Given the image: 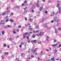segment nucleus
<instances>
[{
  "label": "nucleus",
  "mask_w": 61,
  "mask_h": 61,
  "mask_svg": "<svg viewBox=\"0 0 61 61\" xmlns=\"http://www.w3.org/2000/svg\"><path fill=\"white\" fill-rule=\"evenodd\" d=\"M32 33V32L31 31L29 32H28V33L27 32H26L25 33V34L24 35H23V39H25V38L26 37V35H27V34H28V36H30V34H31Z\"/></svg>",
  "instance_id": "nucleus-1"
},
{
  "label": "nucleus",
  "mask_w": 61,
  "mask_h": 61,
  "mask_svg": "<svg viewBox=\"0 0 61 61\" xmlns=\"http://www.w3.org/2000/svg\"><path fill=\"white\" fill-rule=\"evenodd\" d=\"M36 51L35 50H32L30 49L29 50V53H30V52H32L33 51L34 52V54H35V55H36V53H35V52H36Z\"/></svg>",
  "instance_id": "nucleus-2"
},
{
  "label": "nucleus",
  "mask_w": 61,
  "mask_h": 61,
  "mask_svg": "<svg viewBox=\"0 0 61 61\" xmlns=\"http://www.w3.org/2000/svg\"><path fill=\"white\" fill-rule=\"evenodd\" d=\"M44 34V33L43 32H41L40 33H39L38 34H37V36H42Z\"/></svg>",
  "instance_id": "nucleus-3"
},
{
  "label": "nucleus",
  "mask_w": 61,
  "mask_h": 61,
  "mask_svg": "<svg viewBox=\"0 0 61 61\" xmlns=\"http://www.w3.org/2000/svg\"><path fill=\"white\" fill-rule=\"evenodd\" d=\"M58 8L59 9V13H60V14H61V7H58Z\"/></svg>",
  "instance_id": "nucleus-4"
},
{
  "label": "nucleus",
  "mask_w": 61,
  "mask_h": 61,
  "mask_svg": "<svg viewBox=\"0 0 61 61\" xmlns=\"http://www.w3.org/2000/svg\"><path fill=\"white\" fill-rule=\"evenodd\" d=\"M57 45H58V44L57 43H56L55 45H52L51 46H53V47H54L55 46H57Z\"/></svg>",
  "instance_id": "nucleus-5"
},
{
  "label": "nucleus",
  "mask_w": 61,
  "mask_h": 61,
  "mask_svg": "<svg viewBox=\"0 0 61 61\" xmlns=\"http://www.w3.org/2000/svg\"><path fill=\"white\" fill-rule=\"evenodd\" d=\"M36 40H34L31 41V43H32V44H33L34 43H36Z\"/></svg>",
  "instance_id": "nucleus-6"
},
{
  "label": "nucleus",
  "mask_w": 61,
  "mask_h": 61,
  "mask_svg": "<svg viewBox=\"0 0 61 61\" xmlns=\"http://www.w3.org/2000/svg\"><path fill=\"white\" fill-rule=\"evenodd\" d=\"M56 18H57V17L55 16L54 17L53 20L54 21H56Z\"/></svg>",
  "instance_id": "nucleus-7"
},
{
  "label": "nucleus",
  "mask_w": 61,
  "mask_h": 61,
  "mask_svg": "<svg viewBox=\"0 0 61 61\" xmlns=\"http://www.w3.org/2000/svg\"><path fill=\"white\" fill-rule=\"evenodd\" d=\"M55 58L54 57L53 58H52L50 60V61H55Z\"/></svg>",
  "instance_id": "nucleus-8"
},
{
  "label": "nucleus",
  "mask_w": 61,
  "mask_h": 61,
  "mask_svg": "<svg viewBox=\"0 0 61 61\" xmlns=\"http://www.w3.org/2000/svg\"><path fill=\"white\" fill-rule=\"evenodd\" d=\"M43 7H40V11H42V10H43Z\"/></svg>",
  "instance_id": "nucleus-9"
},
{
  "label": "nucleus",
  "mask_w": 61,
  "mask_h": 61,
  "mask_svg": "<svg viewBox=\"0 0 61 61\" xmlns=\"http://www.w3.org/2000/svg\"><path fill=\"white\" fill-rule=\"evenodd\" d=\"M30 27H31V26H29V30H32L33 29L31 28H30Z\"/></svg>",
  "instance_id": "nucleus-10"
},
{
  "label": "nucleus",
  "mask_w": 61,
  "mask_h": 61,
  "mask_svg": "<svg viewBox=\"0 0 61 61\" xmlns=\"http://www.w3.org/2000/svg\"><path fill=\"white\" fill-rule=\"evenodd\" d=\"M48 39H49V37L48 36H47L46 38V41H48Z\"/></svg>",
  "instance_id": "nucleus-11"
},
{
  "label": "nucleus",
  "mask_w": 61,
  "mask_h": 61,
  "mask_svg": "<svg viewBox=\"0 0 61 61\" xmlns=\"http://www.w3.org/2000/svg\"><path fill=\"white\" fill-rule=\"evenodd\" d=\"M4 20H3L1 21L2 23H1L3 25H4L5 24V22H4Z\"/></svg>",
  "instance_id": "nucleus-12"
},
{
  "label": "nucleus",
  "mask_w": 61,
  "mask_h": 61,
  "mask_svg": "<svg viewBox=\"0 0 61 61\" xmlns=\"http://www.w3.org/2000/svg\"><path fill=\"white\" fill-rule=\"evenodd\" d=\"M36 29H39V26L38 25H36Z\"/></svg>",
  "instance_id": "nucleus-13"
},
{
  "label": "nucleus",
  "mask_w": 61,
  "mask_h": 61,
  "mask_svg": "<svg viewBox=\"0 0 61 61\" xmlns=\"http://www.w3.org/2000/svg\"><path fill=\"white\" fill-rule=\"evenodd\" d=\"M13 15H14V13H11L10 14V16H12Z\"/></svg>",
  "instance_id": "nucleus-14"
},
{
  "label": "nucleus",
  "mask_w": 61,
  "mask_h": 61,
  "mask_svg": "<svg viewBox=\"0 0 61 61\" xmlns=\"http://www.w3.org/2000/svg\"><path fill=\"white\" fill-rule=\"evenodd\" d=\"M55 32L57 34L58 33V32H57V31L56 29H55Z\"/></svg>",
  "instance_id": "nucleus-15"
},
{
  "label": "nucleus",
  "mask_w": 61,
  "mask_h": 61,
  "mask_svg": "<svg viewBox=\"0 0 61 61\" xmlns=\"http://www.w3.org/2000/svg\"><path fill=\"white\" fill-rule=\"evenodd\" d=\"M41 52V55H42H42H44V53L43 52V51H42Z\"/></svg>",
  "instance_id": "nucleus-16"
},
{
  "label": "nucleus",
  "mask_w": 61,
  "mask_h": 61,
  "mask_svg": "<svg viewBox=\"0 0 61 61\" xmlns=\"http://www.w3.org/2000/svg\"><path fill=\"white\" fill-rule=\"evenodd\" d=\"M35 7H36V6H35V5H33V7H32L31 8V9H34V8H35Z\"/></svg>",
  "instance_id": "nucleus-17"
},
{
  "label": "nucleus",
  "mask_w": 61,
  "mask_h": 61,
  "mask_svg": "<svg viewBox=\"0 0 61 61\" xmlns=\"http://www.w3.org/2000/svg\"><path fill=\"white\" fill-rule=\"evenodd\" d=\"M10 21L11 22H14V20H13L12 19H10Z\"/></svg>",
  "instance_id": "nucleus-18"
},
{
  "label": "nucleus",
  "mask_w": 61,
  "mask_h": 61,
  "mask_svg": "<svg viewBox=\"0 0 61 61\" xmlns=\"http://www.w3.org/2000/svg\"><path fill=\"white\" fill-rule=\"evenodd\" d=\"M2 35H4L5 34V31H2Z\"/></svg>",
  "instance_id": "nucleus-19"
},
{
  "label": "nucleus",
  "mask_w": 61,
  "mask_h": 61,
  "mask_svg": "<svg viewBox=\"0 0 61 61\" xmlns=\"http://www.w3.org/2000/svg\"><path fill=\"white\" fill-rule=\"evenodd\" d=\"M55 51V52L54 53V54H56V52H57V50H54Z\"/></svg>",
  "instance_id": "nucleus-20"
},
{
  "label": "nucleus",
  "mask_w": 61,
  "mask_h": 61,
  "mask_svg": "<svg viewBox=\"0 0 61 61\" xmlns=\"http://www.w3.org/2000/svg\"><path fill=\"white\" fill-rule=\"evenodd\" d=\"M36 5L38 7H39V4H38V3H36Z\"/></svg>",
  "instance_id": "nucleus-21"
},
{
  "label": "nucleus",
  "mask_w": 61,
  "mask_h": 61,
  "mask_svg": "<svg viewBox=\"0 0 61 61\" xmlns=\"http://www.w3.org/2000/svg\"><path fill=\"white\" fill-rule=\"evenodd\" d=\"M38 43L39 44H40L41 43V41H38Z\"/></svg>",
  "instance_id": "nucleus-22"
},
{
  "label": "nucleus",
  "mask_w": 61,
  "mask_h": 61,
  "mask_svg": "<svg viewBox=\"0 0 61 61\" xmlns=\"http://www.w3.org/2000/svg\"><path fill=\"white\" fill-rule=\"evenodd\" d=\"M57 7L58 8V7H59V4L58 3L57 4Z\"/></svg>",
  "instance_id": "nucleus-23"
},
{
  "label": "nucleus",
  "mask_w": 61,
  "mask_h": 61,
  "mask_svg": "<svg viewBox=\"0 0 61 61\" xmlns=\"http://www.w3.org/2000/svg\"><path fill=\"white\" fill-rule=\"evenodd\" d=\"M23 45L25 46L26 45V42H24V43H23Z\"/></svg>",
  "instance_id": "nucleus-24"
},
{
  "label": "nucleus",
  "mask_w": 61,
  "mask_h": 61,
  "mask_svg": "<svg viewBox=\"0 0 61 61\" xmlns=\"http://www.w3.org/2000/svg\"><path fill=\"white\" fill-rule=\"evenodd\" d=\"M5 55H8V53L5 52Z\"/></svg>",
  "instance_id": "nucleus-25"
},
{
  "label": "nucleus",
  "mask_w": 61,
  "mask_h": 61,
  "mask_svg": "<svg viewBox=\"0 0 61 61\" xmlns=\"http://www.w3.org/2000/svg\"><path fill=\"white\" fill-rule=\"evenodd\" d=\"M36 31V33H38V32H39V30H37Z\"/></svg>",
  "instance_id": "nucleus-26"
},
{
  "label": "nucleus",
  "mask_w": 61,
  "mask_h": 61,
  "mask_svg": "<svg viewBox=\"0 0 61 61\" xmlns=\"http://www.w3.org/2000/svg\"><path fill=\"white\" fill-rule=\"evenodd\" d=\"M24 4H27V1L26 0L24 2Z\"/></svg>",
  "instance_id": "nucleus-27"
},
{
  "label": "nucleus",
  "mask_w": 61,
  "mask_h": 61,
  "mask_svg": "<svg viewBox=\"0 0 61 61\" xmlns=\"http://www.w3.org/2000/svg\"><path fill=\"white\" fill-rule=\"evenodd\" d=\"M35 36H36V35H33V36H32V37H33V38H34V37H35Z\"/></svg>",
  "instance_id": "nucleus-28"
},
{
  "label": "nucleus",
  "mask_w": 61,
  "mask_h": 61,
  "mask_svg": "<svg viewBox=\"0 0 61 61\" xmlns=\"http://www.w3.org/2000/svg\"><path fill=\"white\" fill-rule=\"evenodd\" d=\"M27 11L25 10L24 12V13L25 14V13H27Z\"/></svg>",
  "instance_id": "nucleus-29"
},
{
  "label": "nucleus",
  "mask_w": 61,
  "mask_h": 61,
  "mask_svg": "<svg viewBox=\"0 0 61 61\" xmlns=\"http://www.w3.org/2000/svg\"><path fill=\"white\" fill-rule=\"evenodd\" d=\"M10 11L9 10L6 13L8 14L9 13H10Z\"/></svg>",
  "instance_id": "nucleus-30"
},
{
  "label": "nucleus",
  "mask_w": 61,
  "mask_h": 61,
  "mask_svg": "<svg viewBox=\"0 0 61 61\" xmlns=\"http://www.w3.org/2000/svg\"><path fill=\"white\" fill-rule=\"evenodd\" d=\"M2 15H6V13H4L2 14Z\"/></svg>",
  "instance_id": "nucleus-31"
},
{
  "label": "nucleus",
  "mask_w": 61,
  "mask_h": 61,
  "mask_svg": "<svg viewBox=\"0 0 61 61\" xmlns=\"http://www.w3.org/2000/svg\"><path fill=\"white\" fill-rule=\"evenodd\" d=\"M58 30H61V28L59 27L58 28Z\"/></svg>",
  "instance_id": "nucleus-32"
},
{
  "label": "nucleus",
  "mask_w": 61,
  "mask_h": 61,
  "mask_svg": "<svg viewBox=\"0 0 61 61\" xmlns=\"http://www.w3.org/2000/svg\"><path fill=\"white\" fill-rule=\"evenodd\" d=\"M10 7V6H9L8 7H7V10H8V9H9Z\"/></svg>",
  "instance_id": "nucleus-33"
},
{
  "label": "nucleus",
  "mask_w": 61,
  "mask_h": 61,
  "mask_svg": "<svg viewBox=\"0 0 61 61\" xmlns=\"http://www.w3.org/2000/svg\"><path fill=\"white\" fill-rule=\"evenodd\" d=\"M45 26L46 27L47 26V25L46 24L45 25Z\"/></svg>",
  "instance_id": "nucleus-34"
},
{
  "label": "nucleus",
  "mask_w": 61,
  "mask_h": 61,
  "mask_svg": "<svg viewBox=\"0 0 61 61\" xmlns=\"http://www.w3.org/2000/svg\"><path fill=\"white\" fill-rule=\"evenodd\" d=\"M31 12H32V13H34V12H35V11H34V10H31Z\"/></svg>",
  "instance_id": "nucleus-35"
},
{
  "label": "nucleus",
  "mask_w": 61,
  "mask_h": 61,
  "mask_svg": "<svg viewBox=\"0 0 61 61\" xmlns=\"http://www.w3.org/2000/svg\"><path fill=\"white\" fill-rule=\"evenodd\" d=\"M7 26L8 27H11V26L9 25H7Z\"/></svg>",
  "instance_id": "nucleus-36"
},
{
  "label": "nucleus",
  "mask_w": 61,
  "mask_h": 61,
  "mask_svg": "<svg viewBox=\"0 0 61 61\" xmlns=\"http://www.w3.org/2000/svg\"><path fill=\"white\" fill-rule=\"evenodd\" d=\"M16 25V23H15L14 24V26H15Z\"/></svg>",
  "instance_id": "nucleus-37"
},
{
  "label": "nucleus",
  "mask_w": 61,
  "mask_h": 61,
  "mask_svg": "<svg viewBox=\"0 0 61 61\" xmlns=\"http://www.w3.org/2000/svg\"><path fill=\"white\" fill-rule=\"evenodd\" d=\"M13 33L14 34H16V32H15V31H13Z\"/></svg>",
  "instance_id": "nucleus-38"
},
{
  "label": "nucleus",
  "mask_w": 61,
  "mask_h": 61,
  "mask_svg": "<svg viewBox=\"0 0 61 61\" xmlns=\"http://www.w3.org/2000/svg\"><path fill=\"white\" fill-rule=\"evenodd\" d=\"M23 55H24V53H22L21 55V56H23Z\"/></svg>",
  "instance_id": "nucleus-39"
},
{
  "label": "nucleus",
  "mask_w": 61,
  "mask_h": 61,
  "mask_svg": "<svg viewBox=\"0 0 61 61\" xmlns=\"http://www.w3.org/2000/svg\"><path fill=\"white\" fill-rule=\"evenodd\" d=\"M59 21V19H57V22H58Z\"/></svg>",
  "instance_id": "nucleus-40"
},
{
  "label": "nucleus",
  "mask_w": 61,
  "mask_h": 61,
  "mask_svg": "<svg viewBox=\"0 0 61 61\" xmlns=\"http://www.w3.org/2000/svg\"><path fill=\"white\" fill-rule=\"evenodd\" d=\"M3 46H6V44H4Z\"/></svg>",
  "instance_id": "nucleus-41"
},
{
  "label": "nucleus",
  "mask_w": 61,
  "mask_h": 61,
  "mask_svg": "<svg viewBox=\"0 0 61 61\" xmlns=\"http://www.w3.org/2000/svg\"><path fill=\"white\" fill-rule=\"evenodd\" d=\"M33 33H36V31H33Z\"/></svg>",
  "instance_id": "nucleus-42"
},
{
  "label": "nucleus",
  "mask_w": 61,
  "mask_h": 61,
  "mask_svg": "<svg viewBox=\"0 0 61 61\" xmlns=\"http://www.w3.org/2000/svg\"><path fill=\"white\" fill-rule=\"evenodd\" d=\"M17 8H18V9H19L20 8V7L18 6H17Z\"/></svg>",
  "instance_id": "nucleus-43"
},
{
  "label": "nucleus",
  "mask_w": 61,
  "mask_h": 61,
  "mask_svg": "<svg viewBox=\"0 0 61 61\" xmlns=\"http://www.w3.org/2000/svg\"><path fill=\"white\" fill-rule=\"evenodd\" d=\"M27 7H25V8H24V10H25V9H27Z\"/></svg>",
  "instance_id": "nucleus-44"
},
{
  "label": "nucleus",
  "mask_w": 61,
  "mask_h": 61,
  "mask_svg": "<svg viewBox=\"0 0 61 61\" xmlns=\"http://www.w3.org/2000/svg\"><path fill=\"white\" fill-rule=\"evenodd\" d=\"M56 42V40H54V43H55V42Z\"/></svg>",
  "instance_id": "nucleus-45"
},
{
  "label": "nucleus",
  "mask_w": 61,
  "mask_h": 61,
  "mask_svg": "<svg viewBox=\"0 0 61 61\" xmlns=\"http://www.w3.org/2000/svg\"><path fill=\"white\" fill-rule=\"evenodd\" d=\"M8 21H9V20H8L7 19L5 21L6 22H7Z\"/></svg>",
  "instance_id": "nucleus-46"
},
{
  "label": "nucleus",
  "mask_w": 61,
  "mask_h": 61,
  "mask_svg": "<svg viewBox=\"0 0 61 61\" xmlns=\"http://www.w3.org/2000/svg\"><path fill=\"white\" fill-rule=\"evenodd\" d=\"M29 21L30 22H32V20H31V19H30Z\"/></svg>",
  "instance_id": "nucleus-47"
},
{
  "label": "nucleus",
  "mask_w": 61,
  "mask_h": 61,
  "mask_svg": "<svg viewBox=\"0 0 61 61\" xmlns=\"http://www.w3.org/2000/svg\"><path fill=\"white\" fill-rule=\"evenodd\" d=\"M39 0H38L37 1V3H39Z\"/></svg>",
  "instance_id": "nucleus-48"
},
{
  "label": "nucleus",
  "mask_w": 61,
  "mask_h": 61,
  "mask_svg": "<svg viewBox=\"0 0 61 61\" xmlns=\"http://www.w3.org/2000/svg\"><path fill=\"white\" fill-rule=\"evenodd\" d=\"M13 31H16V29H14L13 30Z\"/></svg>",
  "instance_id": "nucleus-49"
},
{
  "label": "nucleus",
  "mask_w": 61,
  "mask_h": 61,
  "mask_svg": "<svg viewBox=\"0 0 61 61\" xmlns=\"http://www.w3.org/2000/svg\"><path fill=\"white\" fill-rule=\"evenodd\" d=\"M27 39H28V38H29V37L28 36H27V37H26Z\"/></svg>",
  "instance_id": "nucleus-50"
},
{
  "label": "nucleus",
  "mask_w": 61,
  "mask_h": 61,
  "mask_svg": "<svg viewBox=\"0 0 61 61\" xmlns=\"http://www.w3.org/2000/svg\"><path fill=\"white\" fill-rule=\"evenodd\" d=\"M46 51H49V50H48V49H46Z\"/></svg>",
  "instance_id": "nucleus-51"
},
{
  "label": "nucleus",
  "mask_w": 61,
  "mask_h": 61,
  "mask_svg": "<svg viewBox=\"0 0 61 61\" xmlns=\"http://www.w3.org/2000/svg\"><path fill=\"white\" fill-rule=\"evenodd\" d=\"M54 15V14H52L51 15V16H53Z\"/></svg>",
  "instance_id": "nucleus-52"
},
{
  "label": "nucleus",
  "mask_w": 61,
  "mask_h": 61,
  "mask_svg": "<svg viewBox=\"0 0 61 61\" xmlns=\"http://www.w3.org/2000/svg\"><path fill=\"white\" fill-rule=\"evenodd\" d=\"M18 27H19V28H20L21 27V25L18 26Z\"/></svg>",
  "instance_id": "nucleus-53"
},
{
  "label": "nucleus",
  "mask_w": 61,
  "mask_h": 61,
  "mask_svg": "<svg viewBox=\"0 0 61 61\" xmlns=\"http://www.w3.org/2000/svg\"><path fill=\"white\" fill-rule=\"evenodd\" d=\"M57 3H60V1H58V0H57Z\"/></svg>",
  "instance_id": "nucleus-54"
},
{
  "label": "nucleus",
  "mask_w": 61,
  "mask_h": 61,
  "mask_svg": "<svg viewBox=\"0 0 61 61\" xmlns=\"http://www.w3.org/2000/svg\"><path fill=\"white\" fill-rule=\"evenodd\" d=\"M31 57H34V56L33 55H31Z\"/></svg>",
  "instance_id": "nucleus-55"
},
{
  "label": "nucleus",
  "mask_w": 61,
  "mask_h": 61,
  "mask_svg": "<svg viewBox=\"0 0 61 61\" xmlns=\"http://www.w3.org/2000/svg\"><path fill=\"white\" fill-rule=\"evenodd\" d=\"M23 44V42H21V45H22Z\"/></svg>",
  "instance_id": "nucleus-56"
},
{
  "label": "nucleus",
  "mask_w": 61,
  "mask_h": 61,
  "mask_svg": "<svg viewBox=\"0 0 61 61\" xmlns=\"http://www.w3.org/2000/svg\"><path fill=\"white\" fill-rule=\"evenodd\" d=\"M52 14L54 15H55V12H52Z\"/></svg>",
  "instance_id": "nucleus-57"
},
{
  "label": "nucleus",
  "mask_w": 61,
  "mask_h": 61,
  "mask_svg": "<svg viewBox=\"0 0 61 61\" xmlns=\"http://www.w3.org/2000/svg\"><path fill=\"white\" fill-rule=\"evenodd\" d=\"M47 11H46L45 12V14H47Z\"/></svg>",
  "instance_id": "nucleus-58"
},
{
  "label": "nucleus",
  "mask_w": 61,
  "mask_h": 61,
  "mask_svg": "<svg viewBox=\"0 0 61 61\" xmlns=\"http://www.w3.org/2000/svg\"><path fill=\"white\" fill-rule=\"evenodd\" d=\"M37 58L38 60H40V58L39 57H38Z\"/></svg>",
  "instance_id": "nucleus-59"
},
{
  "label": "nucleus",
  "mask_w": 61,
  "mask_h": 61,
  "mask_svg": "<svg viewBox=\"0 0 61 61\" xmlns=\"http://www.w3.org/2000/svg\"><path fill=\"white\" fill-rule=\"evenodd\" d=\"M9 39L10 40H12V38H9Z\"/></svg>",
  "instance_id": "nucleus-60"
},
{
  "label": "nucleus",
  "mask_w": 61,
  "mask_h": 61,
  "mask_svg": "<svg viewBox=\"0 0 61 61\" xmlns=\"http://www.w3.org/2000/svg\"><path fill=\"white\" fill-rule=\"evenodd\" d=\"M1 58H2V59H4V56H2L1 57Z\"/></svg>",
  "instance_id": "nucleus-61"
},
{
  "label": "nucleus",
  "mask_w": 61,
  "mask_h": 61,
  "mask_svg": "<svg viewBox=\"0 0 61 61\" xmlns=\"http://www.w3.org/2000/svg\"><path fill=\"white\" fill-rule=\"evenodd\" d=\"M7 26H5L4 27H5V29H6V27H7Z\"/></svg>",
  "instance_id": "nucleus-62"
},
{
  "label": "nucleus",
  "mask_w": 61,
  "mask_h": 61,
  "mask_svg": "<svg viewBox=\"0 0 61 61\" xmlns=\"http://www.w3.org/2000/svg\"><path fill=\"white\" fill-rule=\"evenodd\" d=\"M59 47H61V44H60L59 45Z\"/></svg>",
  "instance_id": "nucleus-63"
},
{
  "label": "nucleus",
  "mask_w": 61,
  "mask_h": 61,
  "mask_svg": "<svg viewBox=\"0 0 61 61\" xmlns=\"http://www.w3.org/2000/svg\"><path fill=\"white\" fill-rule=\"evenodd\" d=\"M48 2L49 3H51V1L50 0H49L48 1Z\"/></svg>",
  "instance_id": "nucleus-64"
}]
</instances>
